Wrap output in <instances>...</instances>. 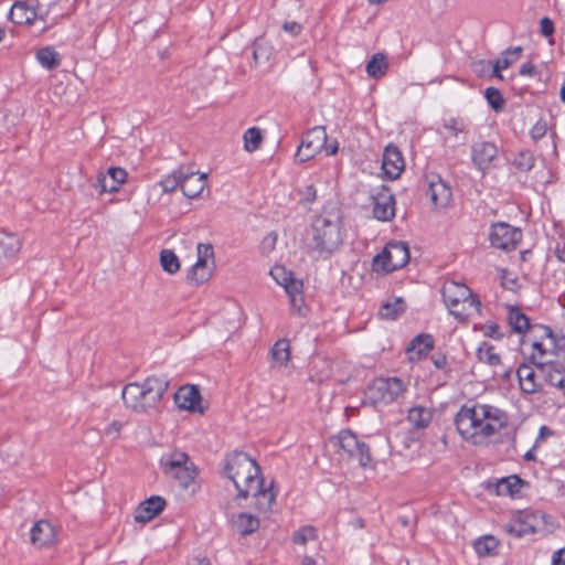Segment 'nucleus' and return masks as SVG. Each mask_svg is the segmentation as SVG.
<instances>
[{"label":"nucleus","instance_id":"f257e3e1","mask_svg":"<svg viewBox=\"0 0 565 565\" xmlns=\"http://www.w3.org/2000/svg\"><path fill=\"white\" fill-rule=\"evenodd\" d=\"M223 471L224 476L233 482L237 490V498L254 497L258 510L267 511L270 509L276 499V492L273 489L274 481L265 486L256 460L245 452L235 451L226 457Z\"/></svg>","mask_w":565,"mask_h":565},{"label":"nucleus","instance_id":"f03ea898","mask_svg":"<svg viewBox=\"0 0 565 565\" xmlns=\"http://www.w3.org/2000/svg\"><path fill=\"white\" fill-rule=\"evenodd\" d=\"M508 415L501 408L482 403L460 407L455 425L461 438L473 446H486L508 426Z\"/></svg>","mask_w":565,"mask_h":565},{"label":"nucleus","instance_id":"7ed1b4c3","mask_svg":"<svg viewBox=\"0 0 565 565\" xmlns=\"http://www.w3.org/2000/svg\"><path fill=\"white\" fill-rule=\"evenodd\" d=\"M167 387L168 384L164 380L150 376L141 383L127 384L122 388L121 396L127 408L136 413H143L159 403Z\"/></svg>","mask_w":565,"mask_h":565},{"label":"nucleus","instance_id":"20e7f679","mask_svg":"<svg viewBox=\"0 0 565 565\" xmlns=\"http://www.w3.org/2000/svg\"><path fill=\"white\" fill-rule=\"evenodd\" d=\"M343 241L340 214L337 211L323 212L312 224V246L320 254H330Z\"/></svg>","mask_w":565,"mask_h":565},{"label":"nucleus","instance_id":"39448f33","mask_svg":"<svg viewBox=\"0 0 565 565\" xmlns=\"http://www.w3.org/2000/svg\"><path fill=\"white\" fill-rule=\"evenodd\" d=\"M443 301L449 313L459 321H465L480 311V301L469 287L462 282L447 280L441 288Z\"/></svg>","mask_w":565,"mask_h":565},{"label":"nucleus","instance_id":"423d86ee","mask_svg":"<svg viewBox=\"0 0 565 565\" xmlns=\"http://www.w3.org/2000/svg\"><path fill=\"white\" fill-rule=\"evenodd\" d=\"M406 385L398 377H381L372 382L365 392V398L374 406H386L404 396Z\"/></svg>","mask_w":565,"mask_h":565},{"label":"nucleus","instance_id":"0eeeda50","mask_svg":"<svg viewBox=\"0 0 565 565\" xmlns=\"http://www.w3.org/2000/svg\"><path fill=\"white\" fill-rule=\"evenodd\" d=\"M160 467L167 477L173 478L183 488H188L196 475L193 463L183 451L163 455L160 459Z\"/></svg>","mask_w":565,"mask_h":565},{"label":"nucleus","instance_id":"6e6552de","mask_svg":"<svg viewBox=\"0 0 565 565\" xmlns=\"http://www.w3.org/2000/svg\"><path fill=\"white\" fill-rule=\"evenodd\" d=\"M339 146L337 140L328 142V135L324 127L317 126L305 135L300 146L298 147L296 158L300 162H305L313 158L321 150H324L329 156L335 154Z\"/></svg>","mask_w":565,"mask_h":565},{"label":"nucleus","instance_id":"1a4fd4ad","mask_svg":"<svg viewBox=\"0 0 565 565\" xmlns=\"http://www.w3.org/2000/svg\"><path fill=\"white\" fill-rule=\"evenodd\" d=\"M409 260L408 246L404 242L388 243L384 250L374 257L373 270L376 273H391L404 267Z\"/></svg>","mask_w":565,"mask_h":565},{"label":"nucleus","instance_id":"9d476101","mask_svg":"<svg viewBox=\"0 0 565 565\" xmlns=\"http://www.w3.org/2000/svg\"><path fill=\"white\" fill-rule=\"evenodd\" d=\"M332 443L341 451V456L348 460H355L361 467H367L371 462L369 447L358 439L349 429L341 430L332 438Z\"/></svg>","mask_w":565,"mask_h":565},{"label":"nucleus","instance_id":"9b49d317","mask_svg":"<svg viewBox=\"0 0 565 565\" xmlns=\"http://www.w3.org/2000/svg\"><path fill=\"white\" fill-rule=\"evenodd\" d=\"M49 13L50 9L44 8L40 0H19L12 4L9 19L15 24L32 25L36 21L45 23Z\"/></svg>","mask_w":565,"mask_h":565},{"label":"nucleus","instance_id":"f8f14e48","mask_svg":"<svg viewBox=\"0 0 565 565\" xmlns=\"http://www.w3.org/2000/svg\"><path fill=\"white\" fill-rule=\"evenodd\" d=\"M270 276L280 285L286 294L289 296L290 306L294 310L300 311L303 305L302 287L303 284L300 279L295 278L291 271H288L282 266H274L270 269Z\"/></svg>","mask_w":565,"mask_h":565},{"label":"nucleus","instance_id":"ddd939ff","mask_svg":"<svg viewBox=\"0 0 565 565\" xmlns=\"http://www.w3.org/2000/svg\"><path fill=\"white\" fill-rule=\"evenodd\" d=\"M535 329L540 331L541 340L532 342L530 360L536 365L537 371H541L544 366L553 364L552 359L556 355L554 351L555 341L551 328L537 326Z\"/></svg>","mask_w":565,"mask_h":565},{"label":"nucleus","instance_id":"4468645a","mask_svg":"<svg viewBox=\"0 0 565 565\" xmlns=\"http://www.w3.org/2000/svg\"><path fill=\"white\" fill-rule=\"evenodd\" d=\"M489 239L493 247L511 250L521 242L522 232L520 228L511 226L508 223L499 222L491 226Z\"/></svg>","mask_w":565,"mask_h":565},{"label":"nucleus","instance_id":"2eb2a0df","mask_svg":"<svg viewBox=\"0 0 565 565\" xmlns=\"http://www.w3.org/2000/svg\"><path fill=\"white\" fill-rule=\"evenodd\" d=\"M545 524L544 515L535 511H523L508 525V531L515 536L532 534Z\"/></svg>","mask_w":565,"mask_h":565},{"label":"nucleus","instance_id":"dca6fc26","mask_svg":"<svg viewBox=\"0 0 565 565\" xmlns=\"http://www.w3.org/2000/svg\"><path fill=\"white\" fill-rule=\"evenodd\" d=\"M427 195L435 209H446L452 199L450 186L438 175H427Z\"/></svg>","mask_w":565,"mask_h":565},{"label":"nucleus","instance_id":"f3484780","mask_svg":"<svg viewBox=\"0 0 565 565\" xmlns=\"http://www.w3.org/2000/svg\"><path fill=\"white\" fill-rule=\"evenodd\" d=\"M498 153L497 145L490 141H479L471 147L472 163L482 173L492 167V162L498 157Z\"/></svg>","mask_w":565,"mask_h":565},{"label":"nucleus","instance_id":"a211bd4d","mask_svg":"<svg viewBox=\"0 0 565 565\" xmlns=\"http://www.w3.org/2000/svg\"><path fill=\"white\" fill-rule=\"evenodd\" d=\"M174 402L182 411L203 414L205 409L202 405L201 394L194 385L180 387L174 394Z\"/></svg>","mask_w":565,"mask_h":565},{"label":"nucleus","instance_id":"6ab92c4d","mask_svg":"<svg viewBox=\"0 0 565 565\" xmlns=\"http://www.w3.org/2000/svg\"><path fill=\"white\" fill-rule=\"evenodd\" d=\"M372 200L373 215L376 220L387 222L395 216V199L388 189L382 188Z\"/></svg>","mask_w":565,"mask_h":565},{"label":"nucleus","instance_id":"aec40b11","mask_svg":"<svg viewBox=\"0 0 565 565\" xmlns=\"http://www.w3.org/2000/svg\"><path fill=\"white\" fill-rule=\"evenodd\" d=\"M382 168L390 179H396L405 168V161L401 151L395 146H387L383 153Z\"/></svg>","mask_w":565,"mask_h":565},{"label":"nucleus","instance_id":"412c9836","mask_svg":"<svg viewBox=\"0 0 565 565\" xmlns=\"http://www.w3.org/2000/svg\"><path fill=\"white\" fill-rule=\"evenodd\" d=\"M127 172L122 168H110L105 174H100L97 180V185L100 188V193L117 192L121 184L127 180Z\"/></svg>","mask_w":565,"mask_h":565},{"label":"nucleus","instance_id":"4be33fe9","mask_svg":"<svg viewBox=\"0 0 565 565\" xmlns=\"http://www.w3.org/2000/svg\"><path fill=\"white\" fill-rule=\"evenodd\" d=\"M206 173L184 170L183 182L181 184L183 194L188 198L199 196L206 186Z\"/></svg>","mask_w":565,"mask_h":565},{"label":"nucleus","instance_id":"5701e85b","mask_svg":"<svg viewBox=\"0 0 565 565\" xmlns=\"http://www.w3.org/2000/svg\"><path fill=\"white\" fill-rule=\"evenodd\" d=\"M164 500L160 497H151L140 503L135 513V520L138 523H147L156 518L164 508Z\"/></svg>","mask_w":565,"mask_h":565},{"label":"nucleus","instance_id":"b1692460","mask_svg":"<svg viewBox=\"0 0 565 565\" xmlns=\"http://www.w3.org/2000/svg\"><path fill=\"white\" fill-rule=\"evenodd\" d=\"M516 374L520 387L524 393L532 394L541 390V382L537 380V373L532 365L521 364Z\"/></svg>","mask_w":565,"mask_h":565},{"label":"nucleus","instance_id":"393cba45","mask_svg":"<svg viewBox=\"0 0 565 565\" xmlns=\"http://www.w3.org/2000/svg\"><path fill=\"white\" fill-rule=\"evenodd\" d=\"M22 247V239L19 235L10 232H0V260L15 257Z\"/></svg>","mask_w":565,"mask_h":565},{"label":"nucleus","instance_id":"a878e982","mask_svg":"<svg viewBox=\"0 0 565 565\" xmlns=\"http://www.w3.org/2000/svg\"><path fill=\"white\" fill-rule=\"evenodd\" d=\"M55 541V531L47 521H39L31 529V542L40 547L47 546Z\"/></svg>","mask_w":565,"mask_h":565},{"label":"nucleus","instance_id":"bb28decb","mask_svg":"<svg viewBox=\"0 0 565 565\" xmlns=\"http://www.w3.org/2000/svg\"><path fill=\"white\" fill-rule=\"evenodd\" d=\"M232 527L241 535H249L259 527V520L246 512H241L232 516Z\"/></svg>","mask_w":565,"mask_h":565},{"label":"nucleus","instance_id":"cd10ccee","mask_svg":"<svg viewBox=\"0 0 565 565\" xmlns=\"http://www.w3.org/2000/svg\"><path fill=\"white\" fill-rule=\"evenodd\" d=\"M523 481L518 476H510L497 481L492 488L497 495L514 498L521 491Z\"/></svg>","mask_w":565,"mask_h":565},{"label":"nucleus","instance_id":"c85d7f7f","mask_svg":"<svg viewBox=\"0 0 565 565\" xmlns=\"http://www.w3.org/2000/svg\"><path fill=\"white\" fill-rule=\"evenodd\" d=\"M407 419L417 429L426 428L433 419V411L423 405L409 408Z\"/></svg>","mask_w":565,"mask_h":565},{"label":"nucleus","instance_id":"c756f323","mask_svg":"<svg viewBox=\"0 0 565 565\" xmlns=\"http://www.w3.org/2000/svg\"><path fill=\"white\" fill-rule=\"evenodd\" d=\"M539 372L548 384L559 388L565 395V370L564 369L558 367L557 365H555L553 363L551 365L544 366V369H542Z\"/></svg>","mask_w":565,"mask_h":565},{"label":"nucleus","instance_id":"7c9ffc66","mask_svg":"<svg viewBox=\"0 0 565 565\" xmlns=\"http://www.w3.org/2000/svg\"><path fill=\"white\" fill-rule=\"evenodd\" d=\"M388 70L387 56L384 53L374 54L365 66L367 75L379 79L383 77Z\"/></svg>","mask_w":565,"mask_h":565},{"label":"nucleus","instance_id":"2f4dec72","mask_svg":"<svg viewBox=\"0 0 565 565\" xmlns=\"http://www.w3.org/2000/svg\"><path fill=\"white\" fill-rule=\"evenodd\" d=\"M433 338L428 334L416 337L408 345L409 359H419L422 354L427 353L433 348Z\"/></svg>","mask_w":565,"mask_h":565},{"label":"nucleus","instance_id":"473e14b6","mask_svg":"<svg viewBox=\"0 0 565 565\" xmlns=\"http://www.w3.org/2000/svg\"><path fill=\"white\" fill-rule=\"evenodd\" d=\"M521 53V46H515L503 52L494 64L493 75L498 78H502L500 71L507 70L511 64L516 62L520 58Z\"/></svg>","mask_w":565,"mask_h":565},{"label":"nucleus","instance_id":"72a5a7b5","mask_svg":"<svg viewBox=\"0 0 565 565\" xmlns=\"http://www.w3.org/2000/svg\"><path fill=\"white\" fill-rule=\"evenodd\" d=\"M405 310L404 300L402 298H394L384 302L379 311L382 319L394 320Z\"/></svg>","mask_w":565,"mask_h":565},{"label":"nucleus","instance_id":"f704fd0d","mask_svg":"<svg viewBox=\"0 0 565 565\" xmlns=\"http://www.w3.org/2000/svg\"><path fill=\"white\" fill-rule=\"evenodd\" d=\"M508 321L516 333H524L530 328L529 318L515 307L508 308Z\"/></svg>","mask_w":565,"mask_h":565},{"label":"nucleus","instance_id":"c9c22d12","mask_svg":"<svg viewBox=\"0 0 565 565\" xmlns=\"http://www.w3.org/2000/svg\"><path fill=\"white\" fill-rule=\"evenodd\" d=\"M271 359L274 365L284 366L290 359V345L286 339L278 340L271 349Z\"/></svg>","mask_w":565,"mask_h":565},{"label":"nucleus","instance_id":"e433bc0d","mask_svg":"<svg viewBox=\"0 0 565 565\" xmlns=\"http://www.w3.org/2000/svg\"><path fill=\"white\" fill-rule=\"evenodd\" d=\"M194 265L215 268V255L212 244L200 243L196 246V262Z\"/></svg>","mask_w":565,"mask_h":565},{"label":"nucleus","instance_id":"4c0bfd02","mask_svg":"<svg viewBox=\"0 0 565 565\" xmlns=\"http://www.w3.org/2000/svg\"><path fill=\"white\" fill-rule=\"evenodd\" d=\"M264 136L259 128L250 127L243 135L244 149L247 152H254L259 149Z\"/></svg>","mask_w":565,"mask_h":565},{"label":"nucleus","instance_id":"58836bf2","mask_svg":"<svg viewBox=\"0 0 565 565\" xmlns=\"http://www.w3.org/2000/svg\"><path fill=\"white\" fill-rule=\"evenodd\" d=\"M214 271V268L209 266L193 265L188 273V280L194 285H201L210 280Z\"/></svg>","mask_w":565,"mask_h":565},{"label":"nucleus","instance_id":"ea45409f","mask_svg":"<svg viewBox=\"0 0 565 565\" xmlns=\"http://www.w3.org/2000/svg\"><path fill=\"white\" fill-rule=\"evenodd\" d=\"M477 355L479 361L492 366L499 365L501 362L500 355L495 352L494 347L487 342L480 344Z\"/></svg>","mask_w":565,"mask_h":565},{"label":"nucleus","instance_id":"a19ab883","mask_svg":"<svg viewBox=\"0 0 565 565\" xmlns=\"http://www.w3.org/2000/svg\"><path fill=\"white\" fill-rule=\"evenodd\" d=\"M160 264L164 271L170 275H173L180 269V260L175 253L170 249H163L160 253Z\"/></svg>","mask_w":565,"mask_h":565},{"label":"nucleus","instance_id":"79ce46f5","mask_svg":"<svg viewBox=\"0 0 565 565\" xmlns=\"http://www.w3.org/2000/svg\"><path fill=\"white\" fill-rule=\"evenodd\" d=\"M183 172H184V169L180 168L177 171H174L172 174L164 177L159 182V185L162 188V191L164 193H171V192L175 191L179 186L181 188V184L183 182Z\"/></svg>","mask_w":565,"mask_h":565},{"label":"nucleus","instance_id":"37998d69","mask_svg":"<svg viewBox=\"0 0 565 565\" xmlns=\"http://www.w3.org/2000/svg\"><path fill=\"white\" fill-rule=\"evenodd\" d=\"M36 58H38L39 63L47 70H52V68L56 67L60 62L57 52L53 47H50V46L41 49L36 53Z\"/></svg>","mask_w":565,"mask_h":565},{"label":"nucleus","instance_id":"c03bdc74","mask_svg":"<svg viewBox=\"0 0 565 565\" xmlns=\"http://www.w3.org/2000/svg\"><path fill=\"white\" fill-rule=\"evenodd\" d=\"M498 547V541L493 536H484L482 539H479L475 543V550L478 555L480 556H489L494 554L495 550Z\"/></svg>","mask_w":565,"mask_h":565},{"label":"nucleus","instance_id":"a18cd8bd","mask_svg":"<svg viewBox=\"0 0 565 565\" xmlns=\"http://www.w3.org/2000/svg\"><path fill=\"white\" fill-rule=\"evenodd\" d=\"M271 53H273V47L267 42H265L262 39L255 41L254 50H253V58L256 63L268 61Z\"/></svg>","mask_w":565,"mask_h":565},{"label":"nucleus","instance_id":"49530a36","mask_svg":"<svg viewBox=\"0 0 565 565\" xmlns=\"http://www.w3.org/2000/svg\"><path fill=\"white\" fill-rule=\"evenodd\" d=\"M317 540V531L315 527L307 525L300 527L292 535V542L297 545H306L308 542Z\"/></svg>","mask_w":565,"mask_h":565},{"label":"nucleus","instance_id":"de8ad7c7","mask_svg":"<svg viewBox=\"0 0 565 565\" xmlns=\"http://www.w3.org/2000/svg\"><path fill=\"white\" fill-rule=\"evenodd\" d=\"M486 98L489 105L495 110L499 111L503 108L504 99L499 89L489 87L486 89Z\"/></svg>","mask_w":565,"mask_h":565},{"label":"nucleus","instance_id":"09e8293b","mask_svg":"<svg viewBox=\"0 0 565 565\" xmlns=\"http://www.w3.org/2000/svg\"><path fill=\"white\" fill-rule=\"evenodd\" d=\"M514 164L522 171H529L534 166V157L530 151H522L516 157Z\"/></svg>","mask_w":565,"mask_h":565},{"label":"nucleus","instance_id":"8fccbe9b","mask_svg":"<svg viewBox=\"0 0 565 565\" xmlns=\"http://www.w3.org/2000/svg\"><path fill=\"white\" fill-rule=\"evenodd\" d=\"M445 129L452 137H457L459 134L463 132L465 125L461 120L457 118H449L444 122Z\"/></svg>","mask_w":565,"mask_h":565},{"label":"nucleus","instance_id":"3c124183","mask_svg":"<svg viewBox=\"0 0 565 565\" xmlns=\"http://www.w3.org/2000/svg\"><path fill=\"white\" fill-rule=\"evenodd\" d=\"M276 244H277V234L273 233V232L267 234L260 243L262 253L266 254V255L270 254L275 249Z\"/></svg>","mask_w":565,"mask_h":565},{"label":"nucleus","instance_id":"603ef678","mask_svg":"<svg viewBox=\"0 0 565 565\" xmlns=\"http://www.w3.org/2000/svg\"><path fill=\"white\" fill-rule=\"evenodd\" d=\"M481 332L484 337L500 340L503 334L500 331V327L497 323H484L481 327Z\"/></svg>","mask_w":565,"mask_h":565},{"label":"nucleus","instance_id":"864d4df0","mask_svg":"<svg viewBox=\"0 0 565 565\" xmlns=\"http://www.w3.org/2000/svg\"><path fill=\"white\" fill-rule=\"evenodd\" d=\"M124 424L118 420H114L107 425L104 430V435L111 438L117 439L120 436Z\"/></svg>","mask_w":565,"mask_h":565},{"label":"nucleus","instance_id":"5fc2aeb1","mask_svg":"<svg viewBox=\"0 0 565 565\" xmlns=\"http://www.w3.org/2000/svg\"><path fill=\"white\" fill-rule=\"evenodd\" d=\"M547 131V124L546 121L544 120H539L532 128H531V131H530V135L531 137L534 139V140H539L541 138H543L545 136Z\"/></svg>","mask_w":565,"mask_h":565},{"label":"nucleus","instance_id":"6e6d98bb","mask_svg":"<svg viewBox=\"0 0 565 565\" xmlns=\"http://www.w3.org/2000/svg\"><path fill=\"white\" fill-rule=\"evenodd\" d=\"M501 284L505 289L514 290L516 288V279L511 277L508 270L502 269L500 271Z\"/></svg>","mask_w":565,"mask_h":565},{"label":"nucleus","instance_id":"4d7b16f0","mask_svg":"<svg viewBox=\"0 0 565 565\" xmlns=\"http://www.w3.org/2000/svg\"><path fill=\"white\" fill-rule=\"evenodd\" d=\"M282 29L285 32L291 34L292 36H297L300 34L302 30V25L298 22L291 21V22H285L282 24Z\"/></svg>","mask_w":565,"mask_h":565},{"label":"nucleus","instance_id":"13d9d810","mask_svg":"<svg viewBox=\"0 0 565 565\" xmlns=\"http://www.w3.org/2000/svg\"><path fill=\"white\" fill-rule=\"evenodd\" d=\"M541 33L544 36H550L554 32L553 22L548 18H543L540 21Z\"/></svg>","mask_w":565,"mask_h":565},{"label":"nucleus","instance_id":"bf43d9fd","mask_svg":"<svg viewBox=\"0 0 565 565\" xmlns=\"http://www.w3.org/2000/svg\"><path fill=\"white\" fill-rule=\"evenodd\" d=\"M552 565H565V548H559L554 552Z\"/></svg>","mask_w":565,"mask_h":565},{"label":"nucleus","instance_id":"052dcab7","mask_svg":"<svg viewBox=\"0 0 565 565\" xmlns=\"http://www.w3.org/2000/svg\"><path fill=\"white\" fill-rule=\"evenodd\" d=\"M535 73V67L531 63H524L520 67V74L523 76H532Z\"/></svg>","mask_w":565,"mask_h":565},{"label":"nucleus","instance_id":"680f3d73","mask_svg":"<svg viewBox=\"0 0 565 565\" xmlns=\"http://www.w3.org/2000/svg\"><path fill=\"white\" fill-rule=\"evenodd\" d=\"M555 255L561 262L565 263V242L556 244Z\"/></svg>","mask_w":565,"mask_h":565},{"label":"nucleus","instance_id":"e2e57ef3","mask_svg":"<svg viewBox=\"0 0 565 565\" xmlns=\"http://www.w3.org/2000/svg\"><path fill=\"white\" fill-rule=\"evenodd\" d=\"M301 565H316V561L310 556H305L302 558Z\"/></svg>","mask_w":565,"mask_h":565},{"label":"nucleus","instance_id":"0e129e2a","mask_svg":"<svg viewBox=\"0 0 565 565\" xmlns=\"http://www.w3.org/2000/svg\"><path fill=\"white\" fill-rule=\"evenodd\" d=\"M307 191H308V194L312 196V199H315L316 196V190L313 188V185H308L307 186Z\"/></svg>","mask_w":565,"mask_h":565},{"label":"nucleus","instance_id":"69168bd1","mask_svg":"<svg viewBox=\"0 0 565 565\" xmlns=\"http://www.w3.org/2000/svg\"><path fill=\"white\" fill-rule=\"evenodd\" d=\"M561 99L565 103V82L561 87Z\"/></svg>","mask_w":565,"mask_h":565},{"label":"nucleus","instance_id":"338daca9","mask_svg":"<svg viewBox=\"0 0 565 565\" xmlns=\"http://www.w3.org/2000/svg\"><path fill=\"white\" fill-rule=\"evenodd\" d=\"M198 565H210V563H209V561H206V559H200V561L198 562Z\"/></svg>","mask_w":565,"mask_h":565},{"label":"nucleus","instance_id":"774afa93","mask_svg":"<svg viewBox=\"0 0 565 565\" xmlns=\"http://www.w3.org/2000/svg\"><path fill=\"white\" fill-rule=\"evenodd\" d=\"M6 34V31L3 28H0V42L2 41L3 36Z\"/></svg>","mask_w":565,"mask_h":565}]
</instances>
